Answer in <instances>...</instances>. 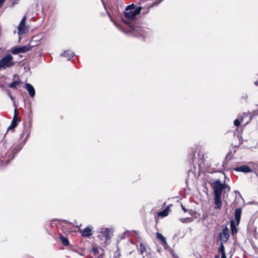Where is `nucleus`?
<instances>
[{"label":"nucleus","instance_id":"1","mask_svg":"<svg viewBox=\"0 0 258 258\" xmlns=\"http://www.w3.org/2000/svg\"><path fill=\"white\" fill-rule=\"evenodd\" d=\"M212 188L213 190L214 195L222 196L223 190L227 189V191L230 190V187L225 183L224 180L223 183H221L219 179L214 181L211 184Z\"/></svg>","mask_w":258,"mask_h":258},{"label":"nucleus","instance_id":"2","mask_svg":"<svg viewBox=\"0 0 258 258\" xmlns=\"http://www.w3.org/2000/svg\"><path fill=\"white\" fill-rule=\"evenodd\" d=\"M15 62L13 57L10 54H7L0 59V70H3L7 68L14 66Z\"/></svg>","mask_w":258,"mask_h":258},{"label":"nucleus","instance_id":"3","mask_svg":"<svg viewBox=\"0 0 258 258\" xmlns=\"http://www.w3.org/2000/svg\"><path fill=\"white\" fill-rule=\"evenodd\" d=\"M113 231L111 229H108L107 228H103L101 229L99 232V234L98 235V237L101 239H103V237L105 238V242L108 239H110V238L113 236Z\"/></svg>","mask_w":258,"mask_h":258},{"label":"nucleus","instance_id":"4","mask_svg":"<svg viewBox=\"0 0 258 258\" xmlns=\"http://www.w3.org/2000/svg\"><path fill=\"white\" fill-rule=\"evenodd\" d=\"M26 19V16H24L18 27V33L19 35L26 34L29 31L28 27L25 25Z\"/></svg>","mask_w":258,"mask_h":258},{"label":"nucleus","instance_id":"5","mask_svg":"<svg viewBox=\"0 0 258 258\" xmlns=\"http://www.w3.org/2000/svg\"><path fill=\"white\" fill-rule=\"evenodd\" d=\"M32 47V46H30L28 44L20 47H16L12 49V53L14 54H17L20 53H25L29 51Z\"/></svg>","mask_w":258,"mask_h":258},{"label":"nucleus","instance_id":"6","mask_svg":"<svg viewBox=\"0 0 258 258\" xmlns=\"http://www.w3.org/2000/svg\"><path fill=\"white\" fill-rule=\"evenodd\" d=\"M148 247L144 243H141L138 247L140 254L143 255V258H151V253L147 250Z\"/></svg>","mask_w":258,"mask_h":258},{"label":"nucleus","instance_id":"7","mask_svg":"<svg viewBox=\"0 0 258 258\" xmlns=\"http://www.w3.org/2000/svg\"><path fill=\"white\" fill-rule=\"evenodd\" d=\"M133 9H134V4L127 6L125 11L123 12L125 17L129 19H133L135 18V14H134Z\"/></svg>","mask_w":258,"mask_h":258},{"label":"nucleus","instance_id":"8","mask_svg":"<svg viewBox=\"0 0 258 258\" xmlns=\"http://www.w3.org/2000/svg\"><path fill=\"white\" fill-rule=\"evenodd\" d=\"M229 237L228 229L227 227L223 228L222 231L219 233V238L221 242H226Z\"/></svg>","mask_w":258,"mask_h":258},{"label":"nucleus","instance_id":"9","mask_svg":"<svg viewBox=\"0 0 258 258\" xmlns=\"http://www.w3.org/2000/svg\"><path fill=\"white\" fill-rule=\"evenodd\" d=\"M21 147H20L12 148L8 151V153L6 154V155L8 158L12 160L14 158L15 155L21 150Z\"/></svg>","mask_w":258,"mask_h":258},{"label":"nucleus","instance_id":"10","mask_svg":"<svg viewBox=\"0 0 258 258\" xmlns=\"http://www.w3.org/2000/svg\"><path fill=\"white\" fill-rule=\"evenodd\" d=\"M214 208L215 209L220 210L222 208V201H221V196H218V195H214Z\"/></svg>","mask_w":258,"mask_h":258},{"label":"nucleus","instance_id":"11","mask_svg":"<svg viewBox=\"0 0 258 258\" xmlns=\"http://www.w3.org/2000/svg\"><path fill=\"white\" fill-rule=\"evenodd\" d=\"M17 114L18 111L15 109L14 117L11 121L10 125L8 128V130H14L17 126L18 124Z\"/></svg>","mask_w":258,"mask_h":258},{"label":"nucleus","instance_id":"12","mask_svg":"<svg viewBox=\"0 0 258 258\" xmlns=\"http://www.w3.org/2000/svg\"><path fill=\"white\" fill-rule=\"evenodd\" d=\"M236 171L242 172L244 173L251 172L252 170L247 165H242L236 167L234 169Z\"/></svg>","mask_w":258,"mask_h":258},{"label":"nucleus","instance_id":"13","mask_svg":"<svg viewBox=\"0 0 258 258\" xmlns=\"http://www.w3.org/2000/svg\"><path fill=\"white\" fill-rule=\"evenodd\" d=\"M80 232L82 235L84 237H89L92 235V228L89 226L86 227L84 229H80Z\"/></svg>","mask_w":258,"mask_h":258},{"label":"nucleus","instance_id":"14","mask_svg":"<svg viewBox=\"0 0 258 258\" xmlns=\"http://www.w3.org/2000/svg\"><path fill=\"white\" fill-rule=\"evenodd\" d=\"M25 88L27 91L28 92L30 96L31 97H33L35 95V91L32 85L29 83H26Z\"/></svg>","mask_w":258,"mask_h":258},{"label":"nucleus","instance_id":"15","mask_svg":"<svg viewBox=\"0 0 258 258\" xmlns=\"http://www.w3.org/2000/svg\"><path fill=\"white\" fill-rule=\"evenodd\" d=\"M241 213L242 210L240 208H236L235 210L234 217L237 225H238L240 222Z\"/></svg>","mask_w":258,"mask_h":258},{"label":"nucleus","instance_id":"16","mask_svg":"<svg viewBox=\"0 0 258 258\" xmlns=\"http://www.w3.org/2000/svg\"><path fill=\"white\" fill-rule=\"evenodd\" d=\"M131 28L133 31V34L135 36H140L143 35L142 31L141 29L138 27H133V26H130Z\"/></svg>","mask_w":258,"mask_h":258},{"label":"nucleus","instance_id":"17","mask_svg":"<svg viewBox=\"0 0 258 258\" xmlns=\"http://www.w3.org/2000/svg\"><path fill=\"white\" fill-rule=\"evenodd\" d=\"M156 237L157 239H160L161 241L162 244L164 246V247L168 246L165 238L161 233L157 232L156 234Z\"/></svg>","mask_w":258,"mask_h":258},{"label":"nucleus","instance_id":"18","mask_svg":"<svg viewBox=\"0 0 258 258\" xmlns=\"http://www.w3.org/2000/svg\"><path fill=\"white\" fill-rule=\"evenodd\" d=\"M74 55V53L70 50L65 51L61 54V55L66 57L68 60H70L71 58L73 57Z\"/></svg>","mask_w":258,"mask_h":258},{"label":"nucleus","instance_id":"19","mask_svg":"<svg viewBox=\"0 0 258 258\" xmlns=\"http://www.w3.org/2000/svg\"><path fill=\"white\" fill-rule=\"evenodd\" d=\"M230 226L231 229V233L233 235L237 233V229L235 224V222L233 220L230 222Z\"/></svg>","mask_w":258,"mask_h":258},{"label":"nucleus","instance_id":"20","mask_svg":"<svg viewBox=\"0 0 258 258\" xmlns=\"http://www.w3.org/2000/svg\"><path fill=\"white\" fill-rule=\"evenodd\" d=\"M107 14H108V16L109 17L110 20L114 23L115 26L120 31H121L123 32H125V31L122 29L121 26H120L119 24H118L116 22L114 21L113 18H112L110 14L108 12H107Z\"/></svg>","mask_w":258,"mask_h":258},{"label":"nucleus","instance_id":"21","mask_svg":"<svg viewBox=\"0 0 258 258\" xmlns=\"http://www.w3.org/2000/svg\"><path fill=\"white\" fill-rule=\"evenodd\" d=\"M21 84V82L20 81H15L11 83H10L9 85V87L12 89H15L17 86H19Z\"/></svg>","mask_w":258,"mask_h":258},{"label":"nucleus","instance_id":"22","mask_svg":"<svg viewBox=\"0 0 258 258\" xmlns=\"http://www.w3.org/2000/svg\"><path fill=\"white\" fill-rule=\"evenodd\" d=\"M219 252L221 253V255L225 254V247L223 244V242H221L220 247L218 249Z\"/></svg>","mask_w":258,"mask_h":258},{"label":"nucleus","instance_id":"23","mask_svg":"<svg viewBox=\"0 0 258 258\" xmlns=\"http://www.w3.org/2000/svg\"><path fill=\"white\" fill-rule=\"evenodd\" d=\"M60 238L61 239V242L65 246L68 245L69 244V242L68 239L63 236H60Z\"/></svg>","mask_w":258,"mask_h":258},{"label":"nucleus","instance_id":"24","mask_svg":"<svg viewBox=\"0 0 258 258\" xmlns=\"http://www.w3.org/2000/svg\"><path fill=\"white\" fill-rule=\"evenodd\" d=\"M141 10V7H138L136 9H133L134 14H135V17L140 13Z\"/></svg>","mask_w":258,"mask_h":258},{"label":"nucleus","instance_id":"25","mask_svg":"<svg viewBox=\"0 0 258 258\" xmlns=\"http://www.w3.org/2000/svg\"><path fill=\"white\" fill-rule=\"evenodd\" d=\"M167 208H166L164 210L158 213L159 216L164 217L167 215Z\"/></svg>","mask_w":258,"mask_h":258},{"label":"nucleus","instance_id":"26","mask_svg":"<svg viewBox=\"0 0 258 258\" xmlns=\"http://www.w3.org/2000/svg\"><path fill=\"white\" fill-rule=\"evenodd\" d=\"M180 221L182 223H189L191 222V219L190 218H181Z\"/></svg>","mask_w":258,"mask_h":258},{"label":"nucleus","instance_id":"27","mask_svg":"<svg viewBox=\"0 0 258 258\" xmlns=\"http://www.w3.org/2000/svg\"><path fill=\"white\" fill-rule=\"evenodd\" d=\"M240 121L239 119H236L234 121V124L236 126H238L240 125Z\"/></svg>","mask_w":258,"mask_h":258},{"label":"nucleus","instance_id":"28","mask_svg":"<svg viewBox=\"0 0 258 258\" xmlns=\"http://www.w3.org/2000/svg\"><path fill=\"white\" fill-rule=\"evenodd\" d=\"M181 207L182 209L184 211V212H186L187 210L185 209V208L182 204H181Z\"/></svg>","mask_w":258,"mask_h":258},{"label":"nucleus","instance_id":"29","mask_svg":"<svg viewBox=\"0 0 258 258\" xmlns=\"http://www.w3.org/2000/svg\"><path fill=\"white\" fill-rule=\"evenodd\" d=\"M5 0H0V7L3 4Z\"/></svg>","mask_w":258,"mask_h":258},{"label":"nucleus","instance_id":"30","mask_svg":"<svg viewBox=\"0 0 258 258\" xmlns=\"http://www.w3.org/2000/svg\"><path fill=\"white\" fill-rule=\"evenodd\" d=\"M192 152L194 153V155L192 156V159H191L193 160L194 158H196V156H195V151L194 150H193Z\"/></svg>","mask_w":258,"mask_h":258},{"label":"nucleus","instance_id":"31","mask_svg":"<svg viewBox=\"0 0 258 258\" xmlns=\"http://www.w3.org/2000/svg\"><path fill=\"white\" fill-rule=\"evenodd\" d=\"M245 115L247 116V115L245 113H243V115H242V118H241V121H242V119H243V117H244V116H245Z\"/></svg>","mask_w":258,"mask_h":258},{"label":"nucleus","instance_id":"32","mask_svg":"<svg viewBox=\"0 0 258 258\" xmlns=\"http://www.w3.org/2000/svg\"><path fill=\"white\" fill-rule=\"evenodd\" d=\"M221 258H226V254L221 255Z\"/></svg>","mask_w":258,"mask_h":258},{"label":"nucleus","instance_id":"33","mask_svg":"<svg viewBox=\"0 0 258 258\" xmlns=\"http://www.w3.org/2000/svg\"><path fill=\"white\" fill-rule=\"evenodd\" d=\"M36 36H34V37H33L32 38V40H34V41H36Z\"/></svg>","mask_w":258,"mask_h":258},{"label":"nucleus","instance_id":"34","mask_svg":"<svg viewBox=\"0 0 258 258\" xmlns=\"http://www.w3.org/2000/svg\"><path fill=\"white\" fill-rule=\"evenodd\" d=\"M254 115H258V111H254Z\"/></svg>","mask_w":258,"mask_h":258},{"label":"nucleus","instance_id":"35","mask_svg":"<svg viewBox=\"0 0 258 258\" xmlns=\"http://www.w3.org/2000/svg\"><path fill=\"white\" fill-rule=\"evenodd\" d=\"M128 232V231H125V232H124V233H123V236H124V237L125 236V235L126 234V233H127Z\"/></svg>","mask_w":258,"mask_h":258},{"label":"nucleus","instance_id":"36","mask_svg":"<svg viewBox=\"0 0 258 258\" xmlns=\"http://www.w3.org/2000/svg\"><path fill=\"white\" fill-rule=\"evenodd\" d=\"M255 85H258V81H256L254 82Z\"/></svg>","mask_w":258,"mask_h":258},{"label":"nucleus","instance_id":"37","mask_svg":"<svg viewBox=\"0 0 258 258\" xmlns=\"http://www.w3.org/2000/svg\"><path fill=\"white\" fill-rule=\"evenodd\" d=\"M215 258H219V255H216L215 256Z\"/></svg>","mask_w":258,"mask_h":258},{"label":"nucleus","instance_id":"38","mask_svg":"<svg viewBox=\"0 0 258 258\" xmlns=\"http://www.w3.org/2000/svg\"><path fill=\"white\" fill-rule=\"evenodd\" d=\"M94 253L97 252V250H96V249H94Z\"/></svg>","mask_w":258,"mask_h":258},{"label":"nucleus","instance_id":"39","mask_svg":"<svg viewBox=\"0 0 258 258\" xmlns=\"http://www.w3.org/2000/svg\"><path fill=\"white\" fill-rule=\"evenodd\" d=\"M94 253L97 252V250H96V249H94Z\"/></svg>","mask_w":258,"mask_h":258},{"label":"nucleus","instance_id":"40","mask_svg":"<svg viewBox=\"0 0 258 258\" xmlns=\"http://www.w3.org/2000/svg\"><path fill=\"white\" fill-rule=\"evenodd\" d=\"M29 134H28L27 135V136H26V138H28V137H29Z\"/></svg>","mask_w":258,"mask_h":258}]
</instances>
